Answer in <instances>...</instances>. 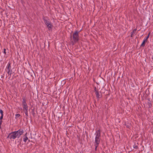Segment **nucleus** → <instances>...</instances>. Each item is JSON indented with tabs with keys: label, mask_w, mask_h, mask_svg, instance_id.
Here are the masks:
<instances>
[{
	"label": "nucleus",
	"mask_w": 153,
	"mask_h": 153,
	"mask_svg": "<svg viewBox=\"0 0 153 153\" xmlns=\"http://www.w3.org/2000/svg\"><path fill=\"white\" fill-rule=\"evenodd\" d=\"M42 19L48 30H51L53 25L50 21L49 19L47 17L44 16L43 17Z\"/></svg>",
	"instance_id": "obj_1"
},
{
	"label": "nucleus",
	"mask_w": 153,
	"mask_h": 153,
	"mask_svg": "<svg viewBox=\"0 0 153 153\" xmlns=\"http://www.w3.org/2000/svg\"><path fill=\"white\" fill-rule=\"evenodd\" d=\"M79 31L76 30L73 33L72 36L71 37V38L72 37L73 40L72 42L75 43L79 41Z\"/></svg>",
	"instance_id": "obj_2"
},
{
	"label": "nucleus",
	"mask_w": 153,
	"mask_h": 153,
	"mask_svg": "<svg viewBox=\"0 0 153 153\" xmlns=\"http://www.w3.org/2000/svg\"><path fill=\"white\" fill-rule=\"evenodd\" d=\"M15 139L16 138H19L20 136L24 133L23 130L22 128H20L18 131H13Z\"/></svg>",
	"instance_id": "obj_3"
},
{
	"label": "nucleus",
	"mask_w": 153,
	"mask_h": 153,
	"mask_svg": "<svg viewBox=\"0 0 153 153\" xmlns=\"http://www.w3.org/2000/svg\"><path fill=\"white\" fill-rule=\"evenodd\" d=\"M6 68V71H7V73L11 75L12 73L14 72V71L15 70L14 69V68Z\"/></svg>",
	"instance_id": "obj_4"
},
{
	"label": "nucleus",
	"mask_w": 153,
	"mask_h": 153,
	"mask_svg": "<svg viewBox=\"0 0 153 153\" xmlns=\"http://www.w3.org/2000/svg\"><path fill=\"white\" fill-rule=\"evenodd\" d=\"M149 34L150 33H149L148 36L144 39L142 44L140 46V47H144L145 46V43L147 42L148 39L149 37Z\"/></svg>",
	"instance_id": "obj_5"
},
{
	"label": "nucleus",
	"mask_w": 153,
	"mask_h": 153,
	"mask_svg": "<svg viewBox=\"0 0 153 153\" xmlns=\"http://www.w3.org/2000/svg\"><path fill=\"white\" fill-rule=\"evenodd\" d=\"M9 138L11 140L15 139L13 131L10 133L7 137V138Z\"/></svg>",
	"instance_id": "obj_6"
},
{
	"label": "nucleus",
	"mask_w": 153,
	"mask_h": 153,
	"mask_svg": "<svg viewBox=\"0 0 153 153\" xmlns=\"http://www.w3.org/2000/svg\"><path fill=\"white\" fill-rule=\"evenodd\" d=\"M100 137H95V141H94V145H98L100 142Z\"/></svg>",
	"instance_id": "obj_7"
},
{
	"label": "nucleus",
	"mask_w": 153,
	"mask_h": 153,
	"mask_svg": "<svg viewBox=\"0 0 153 153\" xmlns=\"http://www.w3.org/2000/svg\"><path fill=\"white\" fill-rule=\"evenodd\" d=\"M96 137L100 138L101 131L100 130H97L95 133Z\"/></svg>",
	"instance_id": "obj_8"
},
{
	"label": "nucleus",
	"mask_w": 153,
	"mask_h": 153,
	"mask_svg": "<svg viewBox=\"0 0 153 153\" xmlns=\"http://www.w3.org/2000/svg\"><path fill=\"white\" fill-rule=\"evenodd\" d=\"M22 104L24 110H27V109H28L27 106L26 102H24V103H22Z\"/></svg>",
	"instance_id": "obj_9"
},
{
	"label": "nucleus",
	"mask_w": 153,
	"mask_h": 153,
	"mask_svg": "<svg viewBox=\"0 0 153 153\" xmlns=\"http://www.w3.org/2000/svg\"><path fill=\"white\" fill-rule=\"evenodd\" d=\"M95 94H96V97L97 98H99L101 97V96L100 94V93L99 91H97V92L95 93Z\"/></svg>",
	"instance_id": "obj_10"
},
{
	"label": "nucleus",
	"mask_w": 153,
	"mask_h": 153,
	"mask_svg": "<svg viewBox=\"0 0 153 153\" xmlns=\"http://www.w3.org/2000/svg\"><path fill=\"white\" fill-rule=\"evenodd\" d=\"M25 114L26 115V118L27 119L28 117V109H27V110H24Z\"/></svg>",
	"instance_id": "obj_11"
},
{
	"label": "nucleus",
	"mask_w": 153,
	"mask_h": 153,
	"mask_svg": "<svg viewBox=\"0 0 153 153\" xmlns=\"http://www.w3.org/2000/svg\"><path fill=\"white\" fill-rule=\"evenodd\" d=\"M28 140V138L27 136H25L23 139V140L24 142H26Z\"/></svg>",
	"instance_id": "obj_12"
},
{
	"label": "nucleus",
	"mask_w": 153,
	"mask_h": 153,
	"mask_svg": "<svg viewBox=\"0 0 153 153\" xmlns=\"http://www.w3.org/2000/svg\"><path fill=\"white\" fill-rule=\"evenodd\" d=\"M11 62H9L7 66L6 67H11Z\"/></svg>",
	"instance_id": "obj_13"
},
{
	"label": "nucleus",
	"mask_w": 153,
	"mask_h": 153,
	"mask_svg": "<svg viewBox=\"0 0 153 153\" xmlns=\"http://www.w3.org/2000/svg\"><path fill=\"white\" fill-rule=\"evenodd\" d=\"M20 116V115L19 114H16V118H19Z\"/></svg>",
	"instance_id": "obj_14"
},
{
	"label": "nucleus",
	"mask_w": 153,
	"mask_h": 153,
	"mask_svg": "<svg viewBox=\"0 0 153 153\" xmlns=\"http://www.w3.org/2000/svg\"><path fill=\"white\" fill-rule=\"evenodd\" d=\"M32 114H33V116H35V113L34 112V109H32Z\"/></svg>",
	"instance_id": "obj_15"
},
{
	"label": "nucleus",
	"mask_w": 153,
	"mask_h": 153,
	"mask_svg": "<svg viewBox=\"0 0 153 153\" xmlns=\"http://www.w3.org/2000/svg\"><path fill=\"white\" fill-rule=\"evenodd\" d=\"M23 101L22 102V103H24V102L26 103V101L25 98L24 97H23L22 98Z\"/></svg>",
	"instance_id": "obj_16"
},
{
	"label": "nucleus",
	"mask_w": 153,
	"mask_h": 153,
	"mask_svg": "<svg viewBox=\"0 0 153 153\" xmlns=\"http://www.w3.org/2000/svg\"><path fill=\"white\" fill-rule=\"evenodd\" d=\"M137 30V29L135 28L133 30V31L131 32V33H133V34H134L136 32Z\"/></svg>",
	"instance_id": "obj_17"
},
{
	"label": "nucleus",
	"mask_w": 153,
	"mask_h": 153,
	"mask_svg": "<svg viewBox=\"0 0 153 153\" xmlns=\"http://www.w3.org/2000/svg\"><path fill=\"white\" fill-rule=\"evenodd\" d=\"M0 113L1 114V115H3V110H2L1 109H0Z\"/></svg>",
	"instance_id": "obj_18"
},
{
	"label": "nucleus",
	"mask_w": 153,
	"mask_h": 153,
	"mask_svg": "<svg viewBox=\"0 0 153 153\" xmlns=\"http://www.w3.org/2000/svg\"><path fill=\"white\" fill-rule=\"evenodd\" d=\"M2 120H0V128H1V125L2 124Z\"/></svg>",
	"instance_id": "obj_19"
},
{
	"label": "nucleus",
	"mask_w": 153,
	"mask_h": 153,
	"mask_svg": "<svg viewBox=\"0 0 153 153\" xmlns=\"http://www.w3.org/2000/svg\"><path fill=\"white\" fill-rule=\"evenodd\" d=\"M94 146H95V150L96 151L97 150V148L98 146L99 145H94Z\"/></svg>",
	"instance_id": "obj_20"
},
{
	"label": "nucleus",
	"mask_w": 153,
	"mask_h": 153,
	"mask_svg": "<svg viewBox=\"0 0 153 153\" xmlns=\"http://www.w3.org/2000/svg\"><path fill=\"white\" fill-rule=\"evenodd\" d=\"M4 53L5 54H6V49L5 48L4 49Z\"/></svg>",
	"instance_id": "obj_21"
},
{
	"label": "nucleus",
	"mask_w": 153,
	"mask_h": 153,
	"mask_svg": "<svg viewBox=\"0 0 153 153\" xmlns=\"http://www.w3.org/2000/svg\"><path fill=\"white\" fill-rule=\"evenodd\" d=\"M3 117V115H1L0 117V120H2Z\"/></svg>",
	"instance_id": "obj_22"
},
{
	"label": "nucleus",
	"mask_w": 153,
	"mask_h": 153,
	"mask_svg": "<svg viewBox=\"0 0 153 153\" xmlns=\"http://www.w3.org/2000/svg\"><path fill=\"white\" fill-rule=\"evenodd\" d=\"M134 148L135 149H137L138 148L137 146V145H135L134 146Z\"/></svg>",
	"instance_id": "obj_23"
},
{
	"label": "nucleus",
	"mask_w": 153,
	"mask_h": 153,
	"mask_svg": "<svg viewBox=\"0 0 153 153\" xmlns=\"http://www.w3.org/2000/svg\"><path fill=\"white\" fill-rule=\"evenodd\" d=\"M94 91L95 92V93L97 91H98V90H97L96 87H95Z\"/></svg>",
	"instance_id": "obj_24"
},
{
	"label": "nucleus",
	"mask_w": 153,
	"mask_h": 153,
	"mask_svg": "<svg viewBox=\"0 0 153 153\" xmlns=\"http://www.w3.org/2000/svg\"><path fill=\"white\" fill-rule=\"evenodd\" d=\"M133 33H131V37H132L133 36Z\"/></svg>",
	"instance_id": "obj_25"
},
{
	"label": "nucleus",
	"mask_w": 153,
	"mask_h": 153,
	"mask_svg": "<svg viewBox=\"0 0 153 153\" xmlns=\"http://www.w3.org/2000/svg\"><path fill=\"white\" fill-rule=\"evenodd\" d=\"M27 133H26L25 134L24 137H25V136H27Z\"/></svg>",
	"instance_id": "obj_26"
},
{
	"label": "nucleus",
	"mask_w": 153,
	"mask_h": 153,
	"mask_svg": "<svg viewBox=\"0 0 153 153\" xmlns=\"http://www.w3.org/2000/svg\"><path fill=\"white\" fill-rule=\"evenodd\" d=\"M4 76H1V78H4Z\"/></svg>",
	"instance_id": "obj_27"
},
{
	"label": "nucleus",
	"mask_w": 153,
	"mask_h": 153,
	"mask_svg": "<svg viewBox=\"0 0 153 153\" xmlns=\"http://www.w3.org/2000/svg\"><path fill=\"white\" fill-rule=\"evenodd\" d=\"M126 127H128V125H126Z\"/></svg>",
	"instance_id": "obj_28"
},
{
	"label": "nucleus",
	"mask_w": 153,
	"mask_h": 153,
	"mask_svg": "<svg viewBox=\"0 0 153 153\" xmlns=\"http://www.w3.org/2000/svg\"><path fill=\"white\" fill-rule=\"evenodd\" d=\"M28 141H29V142H30V140H29Z\"/></svg>",
	"instance_id": "obj_29"
},
{
	"label": "nucleus",
	"mask_w": 153,
	"mask_h": 153,
	"mask_svg": "<svg viewBox=\"0 0 153 153\" xmlns=\"http://www.w3.org/2000/svg\"><path fill=\"white\" fill-rule=\"evenodd\" d=\"M88 70H89V68H88Z\"/></svg>",
	"instance_id": "obj_30"
},
{
	"label": "nucleus",
	"mask_w": 153,
	"mask_h": 153,
	"mask_svg": "<svg viewBox=\"0 0 153 153\" xmlns=\"http://www.w3.org/2000/svg\"><path fill=\"white\" fill-rule=\"evenodd\" d=\"M0 21H1V19H0Z\"/></svg>",
	"instance_id": "obj_31"
}]
</instances>
